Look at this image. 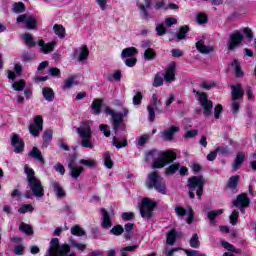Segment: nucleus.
<instances>
[{"label":"nucleus","instance_id":"obj_1","mask_svg":"<svg viewBox=\"0 0 256 256\" xmlns=\"http://www.w3.org/2000/svg\"><path fill=\"white\" fill-rule=\"evenodd\" d=\"M175 159H177V154L173 151L150 150L145 156V161H153L152 169H163L169 163H173Z\"/></svg>","mask_w":256,"mask_h":256},{"label":"nucleus","instance_id":"obj_2","mask_svg":"<svg viewBox=\"0 0 256 256\" xmlns=\"http://www.w3.org/2000/svg\"><path fill=\"white\" fill-rule=\"evenodd\" d=\"M24 171L27 175L28 186L30 187V191L34 197L39 199H41V197H45V188L43 187L41 180L35 177V171L33 168L25 166Z\"/></svg>","mask_w":256,"mask_h":256},{"label":"nucleus","instance_id":"obj_3","mask_svg":"<svg viewBox=\"0 0 256 256\" xmlns=\"http://www.w3.org/2000/svg\"><path fill=\"white\" fill-rule=\"evenodd\" d=\"M106 115L111 116V122L114 133L117 135L119 130L125 131V123H123V118L129 115V109L124 108L123 112H115V110L110 107L105 108Z\"/></svg>","mask_w":256,"mask_h":256},{"label":"nucleus","instance_id":"obj_4","mask_svg":"<svg viewBox=\"0 0 256 256\" xmlns=\"http://www.w3.org/2000/svg\"><path fill=\"white\" fill-rule=\"evenodd\" d=\"M205 186V178L203 176H193L188 179V195L190 199H195V193L199 199L203 195V187Z\"/></svg>","mask_w":256,"mask_h":256},{"label":"nucleus","instance_id":"obj_5","mask_svg":"<svg viewBox=\"0 0 256 256\" xmlns=\"http://www.w3.org/2000/svg\"><path fill=\"white\" fill-rule=\"evenodd\" d=\"M146 185L148 189H155L158 193H161V195H167L165 179H163L157 172H152L148 175Z\"/></svg>","mask_w":256,"mask_h":256},{"label":"nucleus","instance_id":"obj_6","mask_svg":"<svg viewBox=\"0 0 256 256\" xmlns=\"http://www.w3.org/2000/svg\"><path fill=\"white\" fill-rule=\"evenodd\" d=\"M193 93L197 96L200 107L203 109L204 117H211L213 114V101L209 100L207 93L193 90Z\"/></svg>","mask_w":256,"mask_h":256},{"label":"nucleus","instance_id":"obj_7","mask_svg":"<svg viewBox=\"0 0 256 256\" xmlns=\"http://www.w3.org/2000/svg\"><path fill=\"white\" fill-rule=\"evenodd\" d=\"M157 207V203L149 198H143L140 205V214L143 219H151L153 217V210Z\"/></svg>","mask_w":256,"mask_h":256},{"label":"nucleus","instance_id":"obj_8","mask_svg":"<svg viewBox=\"0 0 256 256\" xmlns=\"http://www.w3.org/2000/svg\"><path fill=\"white\" fill-rule=\"evenodd\" d=\"M141 49L144 51L145 61H153L157 58V52L151 48L150 40H142L140 43Z\"/></svg>","mask_w":256,"mask_h":256},{"label":"nucleus","instance_id":"obj_9","mask_svg":"<svg viewBox=\"0 0 256 256\" xmlns=\"http://www.w3.org/2000/svg\"><path fill=\"white\" fill-rule=\"evenodd\" d=\"M241 43H243V34L238 32L232 33L227 42L228 51L237 49Z\"/></svg>","mask_w":256,"mask_h":256},{"label":"nucleus","instance_id":"obj_10","mask_svg":"<svg viewBox=\"0 0 256 256\" xmlns=\"http://www.w3.org/2000/svg\"><path fill=\"white\" fill-rule=\"evenodd\" d=\"M17 23H24L26 29H35L37 27V19L33 15H20L17 17Z\"/></svg>","mask_w":256,"mask_h":256},{"label":"nucleus","instance_id":"obj_11","mask_svg":"<svg viewBox=\"0 0 256 256\" xmlns=\"http://www.w3.org/2000/svg\"><path fill=\"white\" fill-rule=\"evenodd\" d=\"M251 203V199L247 196V194H240L236 197V200L233 201L234 207L240 209L241 213H245V207H249Z\"/></svg>","mask_w":256,"mask_h":256},{"label":"nucleus","instance_id":"obj_12","mask_svg":"<svg viewBox=\"0 0 256 256\" xmlns=\"http://www.w3.org/2000/svg\"><path fill=\"white\" fill-rule=\"evenodd\" d=\"M40 131H43V117L42 116H36L34 118V123H32L29 126V132L34 137H38Z\"/></svg>","mask_w":256,"mask_h":256},{"label":"nucleus","instance_id":"obj_13","mask_svg":"<svg viewBox=\"0 0 256 256\" xmlns=\"http://www.w3.org/2000/svg\"><path fill=\"white\" fill-rule=\"evenodd\" d=\"M77 133L81 139H91L93 132L91 131V125L89 122H82L77 129Z\"/></svg>","mask_w":256,"mask_h":256},{"label":"nucleus","instance_id":"obj_14","mask_svg":"<svg viewBox=\"0 0 256 256\" xmlns=\"http://www.w3.org/2000/svg\"><path fill=\"white\" fill-rule=\"evenodd\" d=\"M68 169H70V176L72 179H79L81 173H83V166H75V158H70Z\"/></svg>","mask_w":256,"mask_h":256},{"label":"nucleus","instance_id":"obj_15","mask_svg":"<svg viewBox=\"0 0 256 256\" xmlns=\"http://www.w3.org/2000/svg\"><path fill=\"white\" fill-rule=\"evenodd\" d=\"M176 215L178 217H185L187 215L186 223L191 224L193 223V209L189 207L187 210L181 206H176L174 209Z\"/></svg>","mask_w":256,"mask_h":256},{"label":"nucleus","instance_id":"obj_16","mask_svg":"<svg viewBox=\"0 0 256 256\" xmlns=\"http://www.w3.org/2000/svg\"><path fill=\"white\" fill-rule=\"evenodd\" d=\"M50 187L52 191H54L57 199H65L67 197V193L65 192V189H63V186L57 181H52L50 183Z\"/></svg>","mask_w":256,"mask_h":256},{"label":"nucleus","instance_id":"obj_17","mask_svg":"<svg viewBox=\"0 0 256 256\" xmlns=\"http://www.w3.org/2000/svg\"><path fill=\"white\" fill-rule=\"evenodd\" d=\"M69 251H71V248L69 247V245H63L59 248H57L56 250V255H52L53 253V248H49L46 252V255L45 256H75V254H69L67 255V253H69Z\"/></svg>","mask_w":256,"mask_h":256},{"label":"nucleus","instance_id":"obj_18","mask_svg":"<svg viewBox=\"0 0 256 256\" xmlns=\"http://www.w3.org/2000/svg\"><path fill=\"white\" fill-rule=\"evenodd\" d=\"M175 69L176 65L174 62L170 63L166 68L165 73L163 75L164 81H166V83H173V81H175Z\"/></svg>","mask_w":256,"mask_h":256},{"label":"nucleus","instance_id":"obj_19","mask_svg":"<svg viewBox=\"0 0 256 256\" xmlns=\"http://www.w3.org/2000/svg\"><path fill=\"white\" fill-rule=\"evenodd\" d=\"M231 89L232 100L243 101V95H245V91H243V86L241 84L232 85Z\"/></svg>","mask_w":256,"mask_h":256},{"label":"nucleus","instance_id":"obj_20","mask_svg":"<svg viewBox=\"0 0 256 256\" xmlns=\"http://www.w3.org/2000/svg\"><path fill=\"white\" fill-rule=\"evenodd\" d=\"M11 145L15 148V153H22L23 149H25V142H23L17 134L11 137Z\"/></svg>","mask_w":256,"mask_h":256},{"label":"nucleus","instance_id":"obj_21","mask_svg":"<svg viewBox=\"0 0 256 256\" xmlns=\"http://www.w3.org/2000/svg\"><path fill=\"white\" fill-rule=\"evenodd\" d=\"M196 49L202 55H209V53H213V51H215V47L205 45L203 40L196 42Z\"/></svg>","mask_w":256,"mask_h":256},{"label":"nucleus","instance_id":"obj_22","mask_svg":"<svg viewBox=\"0 0 256 256\" xmlns=\"http://www.w3.org/2000/svg\"><path fill=\"white\" fill-rule=\"evenodd\" d=\"M100 213L102 215L101 227H103V229L111 228L113 224L111 223V215H109V212H107L105 208H100Z\"/></svg>","mask_w":256,"mask_h":256},{"label":"nucleus","instance_id":"obj_23","mask_svg":"<svg viewBox=\"0 0 256 256\" xmlns=\"http://www.w3.org/2000/svg\"><path fill=\"white\" fill-rule=\"evenodd\" d=\"M178 131L179 127L171 126L167 130L161 132V137L164 141H173V137L175 136V133H178Z\"/></svg>","mask_w":256,"mask_h":256},{"label":"nucleus","instance_id":"obj_24","mask_svg":"<svg viewBox=\"0 0 256 256\" xmlns=\"http://www.w3.org/2000/svg\"><path fill=\"white\" fill-rule=\"evenodd\" d=\"M38 45L40 47V51L44 53V55H47V53H51V51L55 49V45H57V43L56 42L45 43V41L39 40Z\"/></svg>","mask_w":256,"mask_h":256},{"label":"nucleus","instance_id":"obj_25","mask_svg":"<svg viewBox=\"0 0 256 256\" xmlns=\"http://www.w3.org/2000/svg\"><path fill=\"white\" fill-rule=\"evenodd\" d=\"M144 3L145 5L139 4L138 7L140 11H142V19H144V21H147L148 19H151V15L147 11V9L151 7V0H144Z\"/></svg>","mask_w":256,"mask_h":256},{"label":"nucleus","instance_id":"obj_26","mask_svg":"<svg viewBox=\"0 0 256 256\" xmlns=\"http://www.w3.org/2000/svg\"><path fill=\"white\" fill-rule=\"evenodd\" d=\"M29 156L32 157V159H36V161H39L41 165H45V158H43V154H41V150L37 147H33L32 150L29 152Z\"/></svg>","mask_w":256,"mask_h":256},{"label":"nucleus","instance_id":"obj_27","mask_svg":"<svg viewBox=\"0 0 256 256\" xmlns=\"http://www.w3.org/2000/svg\"><path fill=\"white\" fill-rule=\"evenodd\" d=\"M14 71L8 70V79H11L12 81H15L16 77H21V75H23V67L21 66V64H15L14 66Z\"/></svg>","mask_w":256,"mask_h":256},{"label":"nucleus","instance_id":"obj_28","mask_svg":"<svg viewBox=\"0 0 256 256\" xmlns=\"http://www.w3.org/2000/svg\"><path fill=\"white\" fill-rule=\"evenodd\" d=\"M245 159V152H238L234 160V163L232 164V169H234V171H237V169H239V167L243 165V161H245Z\"/></svg>","mask_w":256,"mask_h":256},{"label":"nucleus","instance_id":"obj_29","mask_svg":"<svg viewBox=\"0 0 256 256\" xmlns=\"http://www.w3.org/2000/svg\"><path fill=\"white\" fill-rule=\"evenodd\" d=\"M138 51L135 47H129L122 50L121 57L122 59H129V57H135Z\"/></svg>","mask_w":256,"mask_h":256},{"label":"nucleus","instance_id":"obj_30","mask_svg":"<svg viewBox=\"0 0 256 256\" xmlns=\"http://www.w3.org/2000/svg\"><path fill=\"white\" fill-rule=\"evenodd\" d=\"M223 215V209L220 210H211L207 213V217L210 220V225H215V218Z\"/></svg>","mask_w":256,"mask_h":256},{"label":"nucleus","instance_id":"obj_31","mask_svg":"<svg viewBox=\"0 0 256 256\" xmlns=\"http://www.w3.org/2000/svg\"><path fill=\"white\" fill-rule=\"evenodd\" d=\"M239 179L240 176L239 175H234L231 176L228 180V189H231L232 191H235V189H237V186L239 185Z\"/></svg>","mask_w":256,"mask_h":256},{"label":"nucleus","instance_id":"obj_32","mask_svg":"<svg viewBox=\"0 0 256 256\" xmlns=\"http://www.w3.org/2000/svg\"><path fill=\"white\" fill-rule=\"evenodd\" d=\"M103 105V101L100 99H94L92 102V111L93 115H99L101 113V106Z\"/></svg>","mask_w":256,"mask_h":256},{"label":"nucleus","instance_id":"obj_33","mask_svg":"<svg viewBox=\"0 0 256 256\" xmlns=\"http://www.w3.org/2000/svg\"><path fill=\"white\" fill-rule=\"evenodd\" d=\"M53 139V130L48 129L44 132L43 135V147H49V144L51 143Z\"/></svg>","mask_w":256,"mask_h":256},{"label":"nucleus","instance_id":"obj_34","mask_svg":"<svg viewBox=\"0 0 256 256\" xmlns=\"http://www.w3.org/2000/svg\"><path fill=\"white\" fill-rule=\"evenodd\" d=\"M222 247H224V249H226L227 251L236 253L237 255H241V253H243V251L241 249L235 248V246H233L231 243H229L227 241H222Z\"/></svg>","mask_w":256,"mask_h":256},{"label":"nucleus","instance_id":"obj_35","mask_svg":"<svg viewBox=\"0 0 256 256\" xmlns=\"http://www.w3.org/2000/svg\"><path fill=\"white\" fill-rule=\"evenodd\" d=\"M53 30L59 39H65V27L63 25L55 24Z\"/></svg>","mask_w":256,"mask_h":256},{"label":"nucleus","instance_id":"obj_36","mask_svg":"<svg viewBox=\"0 0 256 256\" xmlns=\"http://www.w3.org/2000/svg\"><path fill=\"white\" fill-rule=\"evenodd\" d=\"M43 97L46 101H53L55 99V92H53V89L51 88H43Z\"/></svg>","mask_w":256,"mask_h":256},{"label":"nucleus","instance_id":"obj_37","mask_svg":"<svg viewBox=\"0 0 256 256\" xmlns=\"http://www.w3.org/2000/svg\"><path fill=\"white\" fill-rule=\"evenodd\" d=\"M89 57V48L87 46H81L78 54V61H85Z\"/></svg>","mask_w":256,"mask_h":256},{"label":"nucleus","instance_id":"obj_38","mask_svg":"<svg viewBox=\"0 0 256 256\" xmlns=\"http://www.w3.org/2000/svg\"><path fill=\"white\" fill-rule=\"evenodd\" d=\"M176 240H177V231L173 229L170 232H168L166 243L167 245H175Z\"/></svg>","mask_w":256,"mask_h":256},{"label":"nucleus","instance_id":"obj_39","mask_svg":"<svg viewBox=\"0 0 256 256\" xmlns=\"http://www.w3.org/2000/svg\"><path fill=\"white\" fill-rule=\"evenodd\" d=\"M75 79H77V76H71L68 79H66L62 86V89H64V90L71 89V87H73V85H77V82L75 81Z\"/></svg>","mask_w":256,"mask_h":256},{"label":"nucleus","instance_id":"obj_40","mask_svg":"<svg viewBox=\"0 0 256 256\" xmlns=\"http://www.w3.org/2000/svg\"><path fill=\"white\" fill-rule=\"evenodd\" d=\"M187 33H189V26H182L180 27L179 32L176 33V37L181 41L182 39H186Z\"/></svg>","mask_w":256,"mask_h":256},{"label":"nucleus","instance_id":"obj_41","mask_svg":"<svg viewBox=\"0 0 256 256\" xmlns=\"http://www.w3.org/2000/svg\"><path fill=\"white\" fill-rule=\"evenodd\" d=\"M189 245L193 249H199V247H201V242L199 241V235L193 234L189 241Z\"/></svg>","mask_w":256,"mask_h":256},{"label":"nucleus","instance_id":"obj_42","mask_svg":"<svg viewBox=\"0 0 256 256\" xmlns=\"http://www.w3.org/2000/svg\"><path fill=\"white\" fill-rule=\"evenodd\" d=\"M71 234L75 235L76 237H83L86 235L85 230H83V228H81L79 225H75L71 228Z\"/></svg>","mask_w":256,"mask_h":256},{"label":"nucleus","instance_id":"obj_43","mask_svg":"<svg viewBox=\"0 0 256 256\" xmlns=\"http://www.w3.org/2000/svg\"><path fill=\"white\" fill-rule=\"evenodd\" d=\"M79 163L80 165H84V167H89V169H93V167H97V161L93 159H81Z\"/></svg>","mask_w":256,"mask_h":256},{"label":"nucleus","instance_id":"obj_44","mask_svg":"<svg viewBox=\"0 0 256 256\" xmlns=\"http://www.w3.org/2000/svg\"><path fill=\"white\" fill-rule=\"evenodd\" d=\"M13 13H25V4L23 2H16L12 8Z\"/></svg>","mask_w":256,"mask_h":256},{"label":"nucleus","instance_id":"obj_45","mask_svg":"<svg viewBox=\"0 0 256 256\" xmlns=\"http://www.w3.org/2000/svg\"><path fill=\"white\" fill-rule=\"evenodd\" d=\"M232 67H234L236 77H243L245 75V73H243V70H241V65L239 64V61L234 60L232 62Z\"/></svg>","mask_w":256,"mask_h":256},{"label":"nucleus","instance_id":"obj_46","mask_svg":"<svg viewBox=\"0 0 256 256\" xmlns=\"http://www.w3.org/2000/svg\"><path fill=\"white\" fill-rule=\"evenodd\" d=\"M19 229L22 231V233H25V235H33V228L31 225L22 222L19 226Z\"/></svg>","mask_w":256,"mask_h":256},{"label":"nucleus","instance_id":"obj_47","mask_svg":"<svg viewBox=\"0 0 256 256\" xmlns=\"http://www.w3.org/2000/svg\"><path fill=\"white\" fill-rule=\"evenodd\" d=\"M25 85V80L21 79L12 83V89H14V91H23V89H25Z\"/></svg>","mask_w":256,"mask_h":256},{"label":"nucleus","instance_id":"obj_48","mask_svg":"<svg viewBox=\"0 0 256 256\" xmlns=\"http://www.w3.org/2000/svg\"><path fill=\"white\" fill-rule=\"evenodd\" d=\"M179 167L180 166L177 163L171 164L169 167L166 168L165 175H175V173L179 171Z\"/></svg>","mask_w":256,"mask_h":256},{"label":"nucleus","instance_id":"obj_49","mask_svg":"<svg viewBox=\"0 0 256 256\" xmlns=\"http://www.w3.org/2000/svg\"><path fill=\"white\" fill-rule=\"evenodd\" d=\"M103 159L105 167H107V169H113V160H111V153L106 152Z\"/></svg>","mask_w":256,"mask_h":256},{"label":"nucleus","instance_id":"obj_50","mask_svg":"<svg viewBox=\"0 0 256 256\" xmlns=\"http://www.w3.org/2000/svg\"><path fill=\"white\" fill-rule=\"evenodd\" d=\"M164 79L160 72L156 73L153 81V87H161L163 85Z\"/></svg>","mask_w":256,"mask_h":256},{"label":"nucleus","instance_id":"obj_51","mask_svg":"<svg viewBox=\"0 0 256 256\" xmlns=\"http://www.w3.org/2000/svg\"><path fill=\"white\" fill-rule=\"evenodd\" d=\"M112 145L116 147V149H122V147H127V139H123L121 142H117V137H113Z\"/></svg>","mask_w":256,"mask_h":256},{"label":"nucleus","instance_id":"obj_52","mask_svg":"<svg viewBox=\"0 0 256 256\" xmlns=\"http://www.w3.org/2000/svg\"><path fill=\"white\" fill-rule=\"evenodd\" d=\"M158 108H155L154 106H147L148 110V121L152 123V121H155V111H157Z\"/></svg>","mask_w":256,"mask_h":256},{"label":"nucleus","instance_id":"obj_53","mask_svg":"<svg viewBox=\"0 0 256 256\" xmlns=\"http://www.w3.org/2000/svg\"><path fill=\"white\" fill-rule=\"evenodd\" d=\"M133 227H135V224L133 223H127L124 226V229L126 231V234H124L125 239H131V231H133Z\"/></svg>","mask_w":256,"mask_h":256},{"label":"nucleus","instance_id":"obj_54","mask_svg":"<svg viewBox=\"0 0 256 256\" xmlns=\"http://www.w3.org/2000/svg\"><path fill=\"white\" fill-rule=\"evenodd\" d=\"M155 30L159 37H163V35L167 33V28H165V24H157Z\"/></svg>","mask_w":256,"mask_h":256},{"label":"nucleus","instance_id":"obj_55","mask_svg":"<svg viewBox=\"0 0 256 256\" xmlns=\"http://www.w3.org/2000/svg\"><path fill=\"white\" fill-rule=\"evenodd\" d=\"M240 105H241V100H232L230 107H231V111L234 115L239 113Z\"/></svg>","mask_w":256,"mask_h":256},{"label":"nucleus","instance_id":"obj_56","mask_svg":"<svg viewBox=\"0 0 256 256\" xmlns=\"http://www.w3.org/2000/svg\"><path fill=\"white\" fill-rule=\"evenodd\" d=\"M124 231H125V229L123 228V226H121V225H116V226H114V227L110 230V233H111L112 235L119 236V235H122Z\"/></svg>","mask_w":256,"mask_h":256},{"label":"nucleus","instance_id":"obj_57","mask_svg":"<svg viewBox=\"0 0 256 256\" xmlns=\"http://www.w3.org/2000/svg\"><path fill=\"white\" fill-rule=\"evenodd\" d=\"M23 39L28 47H35V41H33L31 34H24Z\"/></svg>","mask_w":256,"mask_h":256},{"label":"nucleus","instance_id":"obj_58","mask_svg":"<svg viewBox=\"0 0 256 256\" xmlns=\"http://www.w3.org/2000/svg\"><path fill=\"white\" fill-rule=\"evenodd\" d=\"M139 248V245H133V246H126L124 248H122L120 251H121V256H127V251H130V252H133L135 251V249H138Z\"/></svg>","mask_w":256,"mask_h":256},{"label":"nucleus","instance_id":"obj_59","mask_svg":"<svg viewBox=\"0 0 256 256\" xmlns=\"http://www.w3.org/2000/svg\"><path fill=\"white\" fill-rule=\"evenodd\" d=\"M152 107H155V109H159V105H161V100L157 96V94L152 95V101L149 104Z\"/></svg>","mask_w":256,"mask_h":256},{"label":"nucleus","instance_id":"obj_60","mask_svg":"<svg viewBox=\"0 0 256 256\" xmlns=\"http://www.w3.org/2000/svg\"><path fill=\"white\" fill-rule=\"evenodd\" d=\"M33 206L31 204H24L22 207L18 209V212L21 214L29 213L33 211Z\"/></svg>","mask_w":256,"mask_h":256},{"label":"nucleus","instance_id":"obj_61","mask_svg":"<svg viewBox=\"0 0 256 256\" xmlns=\"http://www.w3.org/2000/svg\"><path fill=\"white\" fill-rule=\"evenodd\" d=\"M81 146L85 147L86 149H93L94 145L91 141V138H82Z\"/></svg>","mask_w":256,"mask_h":256},{"label":"nucleus","instance_id":"obj_62","mask_svg":"<svg viewBox=\"0 0 256 256\" xmlns=\"http://www.w3.org/2000/svg\"><path fill=\"white\" fill-rule=\"evenodd\" d=\"M132 101L133 105H141V101H143V94L141 92H136Z\"/></svg>","mask_w":256,"mask_h":256},{"label":"nucleus","instance_id":"obj_63","mask_svg":"<svg viewBox=\"0 0 256 256\" xmlns=\"http://www.w3.org/2000/svg\"><path fill=\"white\" fill-rule=\"evenodd\" d=\"M123 221H133L135 219V213L133 212H124L121 214Z\"/></svg>","mask_w":256,"mask_h":256},{"label":"nucleus","instance_id":"obj_64","mask_svg":"<svg viewBox=\"0 0 256 256\" xmlns=\"http://www.w3.org/2000/svg\"><path fill=\"white\" fill-rule=\"evenodd\" d=\"M229 219H230L231 225H237V221H238V219H239V212H238L237 210H234V211L231 213Z\"/></svg>","mask_w":256,"mask_h":256}]
</instances>
